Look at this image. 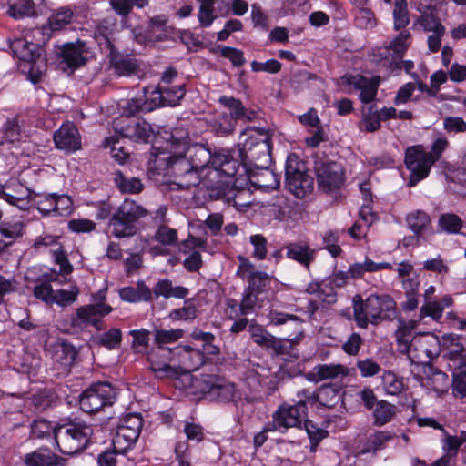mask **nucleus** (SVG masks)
Returning a JSON list of instances; mask_svg holds the SVG:
<instances>
[{
	"instance_id": "nucleus-1",
	"label": "nucleus",
	"mask_w": 466,
	"mask_h": 466,
	"mask_svg": "<svg viewBox=\"0 0 466 466\" xmlns=\"http://www.w3.org/2000/svg\"><path fill=\"white\" fill-rule=\"evenodd\" d=\"M353 317L360 329H368L370 323L378 326L396 319V302L387 294H370L365 299L357 295L353 298Z\"/></svg>"
},
{
	"instance_id": "nucleus-2",
	"label": "nucleus",
	"mask_w": 466,
	"mask_h": 466,
	"mask_svg": "<svg viewBox=\"0 0 466 466\" xmlns=\"http://www.w3.org/2000/svg\"><path fill=\"white\" fill-rule=\"evenodd\" d=\"M178 141L186 142L185 155L188 158L191 166L200 173L205 167H210L215 171L220 172L227 177H234L239 169L240 162L238 157L228 149H219L212 153L210 149L203 145H187V137Z\"/></svg>"
},
{
	"instance_id": "nucleus-3",
	"label": "nucleus",
	"mask_w": 466,
	"mask_h": 466,
	"mask_svg": "<svg viewBox=\"0 0 466 466\" xmlns=\"http://www.w3.org/2000/svg\"><path fill=\"white\" fill-rule=\"evenodd\" d=\"M241 147L232 151L250 168L266 167L271 163V137L262 128H248L240 135Z\"/></svg>"
},
{
	"instance_id": "nucleus-4",
	"label": "nucleus",
	"mask_w": 466,
	"mask_h": 466,
	"mask_svg": "<svg viewBox=\"0 0 466 466\" xmlns=\"http://www.w3.org/2000/svg\"><path fill=\"white\" fill-rule=\"evenodd\" d=\"M167 148L170 154L168 157H162L160 155L157 157L155 162L158 167L160 168L163 162L165 164L163 170L167 174L174 176L177 179V184L179 187H190L198 185L200 175L195 171L184 153L186 142L178 141V138H175L172 136Z\"/></svg>"
},
{
	"instance_id": "nucleus-5",
	"label": "nucleus",
	"mask_w": 466,
	"mask_h": 466,
	"mask_svg": "<svg viewBox=\"0 0 466 466\" xmlns=\"http://www.w3.org/2000/svg\"><path fill=\"white\" fill-rule=\"evenodd\" d=\"M93 434L91 424L71 420L56 425L54 430L56 443L59 451L66 455H74L86 449Z\"/></svg>"
},
{
	"instance_id": "nucleus-6",
	"label": "nucleus",
	"mask_w": 466,
	"mask_h": 466,
	"mask_svg": "<svg viewBox=\"0 0 466 466\" xmlns=\"http://www.w3.org/2000/svg\"><path fill=\"white\" fill-rule=\"evenodd\" d=\"M182 329L154 330V343L157 346L147 354V361L150 369L157 377H170L176 374L175 369L168 360L172 358L174 349L165 347L166 344L175 343L184 336Z\"/></svg>"
},
{
	"instance_id": "nucleus-7",
	"label": "nucleus",
	"mask_w": 466,
	"mask_h": 466,
	"mask_svg": "<svg viewBox=\"0 0 466 466\" xmlns=\"http://www.w3.org/2000/svg\"><path fill=\"white\" fill-rule=\"evenodd\" d=\"M149 211L131 198H125L108 220L111 234L116 238H131L137 231V222L147 217Z\"/></svg>"
},
{
	"instance_id": "nucleus-8",
	"label": "nucleus",
	"mask_w": 466,
	"mask_h": 466,
	"mask_svg": "<svg viewBox=\"0 0 466 466\" xmlns=\"http://www.w3.org/2000/svg\"><path fill=\"white\" fill-rule=\"evenodd\" d=\"M286 182L289 190L302 198L313 189V178L306 172V166L296 154H290L286 161Z\"/></svg>"
},
{
	"instance_id": "nucleus-9",
	"label": "nucleus",
	"mask_w": 466,
	"mask_h": 466,
	"mask_svg": "<svg viewBox=\"0 0 466 466\" xmlns=\"http://www.w3.org/2000/svg\"><path fill=\"white\" fill-rule=\"evenodd\" d=\"M404 164L410 171L407 185L412 187L429 176L431 167L434 165V159L430 157L424 146L415 145L406 148Z\"/></svg>"
},
{
	"instance_id": "nucleus-10",
	"label": "nucleus",
	"mask_w": 466,
	"mask_h": 466,
	"mask_svg": "<svg viewBox=\"0 0 466 466\" xmlns=\"http://www.w3.org/2000/svg\"><path fill=\"white\" fill-rule=\"evenodd\" d=\"M116 401V391L108 382L91 385L80 396V409L86 413H95L112 406Z\"/></svg>"
},
{
	"instance_id": "nucleus-11",
	"label": "nucleus",
	"mask_w": 466,
	"mask_h": 466,
	"mask_svg": "<svg viewBox=\"0 0 466 466\" xmlns=\"http://www.w3.org/2000/svg\"><path fill=\"white\" fill-rule=\"evenodd\" d=\"M412 363L430 364L441 353V342L437 336L426 333L412 337L410 344L404 351Z\"/></svg>"
},
{
	"instance_id": "nucleus-12",
	"label": "nucleus",
	"mask_w": 466,
	"mask_h": 466,
	"mask_svg": "<svg viewBox=\"0 0 466 466\" xmlns=\"http://www.w3.org/2000/svg\"><path fill=\"white\" fill-rule=\"evenodd\" d=\"M143 427V419L141 415L131 413L123 418L118 424L113 445L119 451H124L130 448L138 439Z\"/></svg>"
},
{
	"instance_id": "nucleus-13",
	"label": "nucleus",
	"mask_w": 466,
	"mask_h": 466,
	"mask_svg": "<svg viewBox=\"0 0 466 466\" xmlns=\"http://www.w3.org/2000/svg\"><path fill=\"white\" fill-rule=\"evenodd\" d=\"M315 171L319 187L326 192L339 188L344 181L342 166L329 158L318 159Z\"/></svg>"
},
{
	"instance_id": "nucleus-14",
	"label": "nucleus",
	"mask_w": 466,
	"mask_h": 466,
	"mask_svg": "<svg viewBox=\"0 0 466 466\" xmlns=\"http://www.w3.org/2000/svg\"><path fill=\"white\" fill-rule=\"evenodd\" d=\"M77 19L76 6L65 5L53 9L46 24L42 27L43 34L50 38L52 35L69 28Z\"/></svg>"
},
{
	"instance_id": "nucleus-15",
	"label": "nucleus",
	"mask_w": 466,
	"mask_h": 466,
	"mask_svg": "<svg viewBox=\"0 0 466 466\" xmlns=\"http://www.w3.org/2000/svg\"><path fill=\"white\" fill-rule=\"evenodd\" d=\"M206 356L197 349L189 346H177L174 348V353L168 364L177 366L181 372H191L198 370L205 362Z\"/></svg>"
},
{
	"instance_id": "nucleus-16",
	"label": "nucleus",
	"mask_w": 466,
	"mask_h": 466,
	"mask_svg": "<svg viewBox=\"0 0 466 466\" xmlns=\"http://www.w3.org/2000/svg\"><path fill=\"white\" fill-rule=\"evenodd\" d=\"M114 128L121 136L136 142H147L153 129L146 121L119 117L114 121Z\"/></svg>"
},
{
	"instance_id": "nucleus-17",
	"label": "nucleus",
	"mask_w": 466,
	"mask_h": 466,
	"mask_svg": "<svg viewBox=\"0 0 466 466\" xmlns=\"http://www.w3.org/2000/svg\"><path fill=\"white\" fill-rule=\"evenodd\" d=\"M111 311V306L103 303L80 307L71 318V326L84 329L89 325H93L99 329L101 321L96 317L108 315Z\"/></svg>"
},
{
	"instance_id": "nucleus-18",
	"label": "nucleus",
	"mask_w": 466,
	"mask_h": 466,
	"mask_svg": "<svg viewBox=\"0 0 466 466\" xmlns=\"http://www.w3.org/2000/svg\"><path fill=\"white\" fill-rule=\"evenodd\" d=\"M237 273L243 280L248 282L246 289H249L260 296L266 291L270 283L268 275L265 272L255 270L253 264L248 259H244L241 262Z\"/></svg>"
},
{
	"instance_id": "nucleus-19",
	"label": "nucleus",
	"mask_w": 466,
	"mask_h": 466,
	"mask_svg": "<svg viewBox=\"0 0 466 466\" xmlns=\"http://www.w3.org/2000/svg\"><path fill=\"white\" fill-rule=\"evenodd\" d=\"M345 83L360 90V100L364 104L372 102L377 96L380 86V76L366 77L362 75H349L343 77Z\"/></svg>"
},
{
	"instance_id": "nucleus-20",
	"label": "nucleus",
	"mask_w": 466,
	"mask_h": 466,
	"mask_svg": "<svg viewBox=\"0 0 466 466\" xmlns=\"http://www.w3.org/2000/svg\"><path fill=\"white\" fill-rule=\"evenodd\" d=\"M56 148L71 153L81 147L79 131L73 122L63 124L53 135Z\"/></svg>"
},
{
	"instance_id": "nucleus-21",
	"label": "nucleus",
	"mask_w": 466,
	"mask_h": 466,
	"mask_svg": "<svg viewBox=\"0 0 466 466\" xmlns=\"http://www.w3.org/2000/svg\"><path fill=\"white\" fill-rule=\"evenodd\" d=\"M279 420L284 424L288 431L289 428H302V424L308 420V406L296 405L294 403H282L275 410Z\"/></svg>"
},
{
	"instance_id": "nucleus-22",
	"label": "nucleus",
	"mask_w": 466,
	"mask_h": 466,
	"mask_svg": "<svg viewBox=\"0 0 466 466\" xmlns=\"http://www.w3.org/2000/svg\"><path fill=\"white\" fill-rule=\"evenodd\" d=\"M10 49L14 56L21 61L32 64L33 66L37 63L45 65L42 48L35 43L18 38L10 43Z\"/></svg>"
},
{
	"instance_id": "nucleus-23",
	"label": "nucleus",
	"mask_w": 466,
	"mask_h": 466,
	"mask_svg": "<svg viewBox=\"0 0 466 466\" xmlns=\"http://www.w3.org/2000/svg\"><path fill=\"white\" fill-rule=\"evenodd\" d=\"M57 56L61 58L60 63H64L70 68H76L86 62L88 50L85 42L77 41L65 44L57 52Z\"/></svg>"
},
{
	"instance_id": "nucleus-24",
	"label": "nucleus",
	"mask_w": 466,
	"mask_h": 466,
	"mask_svg": "<svg viewBox=\"0 0 466 466\" xmlns=\"http://www.w3.org/2000/svg\"><path fill=\"white\" fill-rule=\"evenodd\" d=\"M50 352L52 360L61 367L63 371H69L78 354L75 346L63 339H58L50 345Z\"/></svg>"
},
{
	"instance_id": "nucleus-25",
	"label": "nucleus",
	"mask_w": 466,
	"mask_h": 466,
	"mask_svg": "<svg viewBox=\"0 0 466 466\" xmlns=\"http://www.w3.org/2000/svg\"><path fill=\"white\" fill-rule=\"evenodd\" d=\"M248 332L250 334V338L258 346L265 350H271L276 354H283L285 352V346L282 341L275 338L261 325L257 324L255 321H250L248 325Z\"/></svg>"
},
{
	"instance_id": "nucleus-26",
	"label": "nucleus",
	"mask_w": 466,
	"mask_h": 466,
	"mask_svg": "<svg viewBox=\"0 0 466 466\" xmlns=\"http://www.w3.org/2000/svg\"><path fill=\"white\" fill-rule=\"evenodd\" d=\"M395 434L389 431H374L364 441H360L357 446L359 455L368 453L377 454L378 451L386 449L389 441H392Z\"/></svg>"
},
{
	"instance_id": "nucleus-27",
	"label": "nucleus",
	"mask_w": 466,
	"mask_h": 466,
	"mask_svg": "<svg viewBox=\"0 0 466 466\" xmlns=\"http://www.w3.org/2000/svg\"><path fill=\"white\" fill-rule=\"evenodd\" d=\"M284 249L288 258L298 262L307 270H309L311 264L316 259V250L304 241L287 243Z\"/></svg>"
},
{
	"instance_id": "nucleus-28",
	"label": "nucleus",
	"mask_w": 466,
	"mask_h": 466,
	"mask_svg": "<svg viewBox=\"0 0 466 466\" xmlns=\"http://www.w3.org/2000/svg\"><path fill=\"white\" fill-rule=\"evenodd\" d=\"M186 94L185 85L179 84L175 86H159L152 91L150 100L156 102L157 106H175Z\"/></svg>"
},
{
	"instance_id": "nucleus-29",
	"label": "nucleus",
	"mask_w": 466,
	"mask_h": 466,
	"mask_svg": "<svg viewBox=\"0 0 466 466\" xmlns=\"http://www.w3.org/2000/svg\"><path fill=\"white\" fill-rule=\"evenodd\" d=\"M452 304L453 299L450 295H445L440 299L424 301L420 308L419 321L429 317L435 322H441L445 308H450Z\"/></svg>"
},
{
	"instance_id": "nucleus-30",
	"label": "nucleus",
	"mask_w": 466,
	"mask_h": 466,
	"mask_svg": "<svg viewBox=\"0 0 466 466\" xmlns=\"http://www.w3.org/2000/svg\"><path fill=\"white\" fill-rule=\"evenodd\" d=\"M116 27V18L113 15H106L96 23L94 32L95 38L100 46L104 45L110 51L114 48L113 35Z\"/></svg>"
},
{
	"instance_id": "nucleus-31",
	"label": "nucleus",
	"mask_w": 466,
	"mask_h": 466,
	"mask_svg": "<svg viewBox=\"0 0 466 466\" xmlns=\"http://www.w3.org/2000/svg\"><path fill=\"white\" fill-rule=\"evenodd\" d=\"M110 55L111 66L117 76H129L137 72L139 64L134 56L130 55L116 54L115 48L110 51Z\"/></svg>"
},
{
	"instance_id": "nucleus-32",
	"label": "nucleus",
	"mask_w": 466,
	"mask_h": 466,
	"mask_svg": "<svg viewBox=\"0 0 466 466\" xmlns=\"http://www.w3.org/2000/svg\"><path fill=\"white\" fill-rule=\"evenodd\" d=\"M66 461V459L46 450L27 454L25 459L27 466H64Z\"/></svg>"
},
{
	"instance_id": "nucleus-33",
	"label": "nucleus",
	"mask_w": 466,
	"mask_h": 466,
	"mask_svg": "<svg viewBox=\"0 0 466 466\" xmlns=\"http://www.w3.org/2000/svg\"><path fill=\"white\" fill-rule=\"evenodd\" d=\"M114 182L117 189L123 194H139L144 189L141 179L127 176L120 170L115 172Z\"/></svg>"
},
{
	"instance_id": "nucleus-34",
	"label": "nucleus",
	"mask_w": 466,
	"mask_h": 466,
	"mask_svg": "<svg viewBox=\"0 0 466 466\" xmlns=\"http://www.w3.org/2000/svg\"><path fill=\"white\" fill-rule=\"evenodd\" d=\"M406 222L409 228L418 237L421 236L431 228L430 216L422 210H415L406 216Z\"/></svg>"
},
{
	"instance_id": "nucleus-35",
	"label": "nucleus",
	"mask_w": 466,
	"mask_h": 466,
	"mask_svg": "<svg viewBox=\"0 0 466 466\" xmlns=\"http://www.w3.org/2000/svg\"><path fill=\"white\" fill-rule=\"evenodd\" d=\"M7 14L15 19L35 16L36 6L33 0H7Z\"/></svg>"
},
{
	"instance_id": "nucleus-36",
	"label": "nucleus",
	"mask_w": 466,
	"mask_h": 466,
	"mask_svg": "<svg viewBox=\"0 0 466 466\" xmlns=\"http://www.w3.org/2000/svg\"><path fill=\"white\" fill-rule=\"evenodd\" d=\"M237 394L238 391L235 384L218 376L209 400L228 402L234 400Z\"/></svg>"
},
{
	"instance_id": "nucleus-37",
	"label": "nucleus",
	"mask_w": 466,
	"mask_h": 466,
	"mask_svg": "<svg viewBox=\"0 0 466 466\" xmlns=\"http://www.w3.org/2000/svg\"><path fill=\"white\" fill-rule=\"evenodd\" d=\"M152 293L155 294L156 298L162 296L166 299L172 297L184 299L188 295L189 290L182 286L174 287L169 279H161L153 288Z\"/></svg>"
},
{
	"instance_id": "nucleus-38",
	"label": "nucleus",
	"mask_w": 466,
	"mask_h": 466,
	"mask_svg": "<svg viewBox=\"0 0 466 466\" xmlns=\"http://www.w3.org/2000/svg\"><path fill=\"white\" fill-rule=\"evenodd\" d=\"M256 169L260 170L253 174V184L260 188L264 189H276L280 185V176L276 174L273 170L266 167H257Z\"/></svg>"
},
{
	"instance_id": "nucleus-39",
	"label": "nucleus",
	"mask_w": 466,
	"mask_h": 466,
	"mask_svg": "<svg viewBox=\"0 0 466 466\" xmlns=\"http://www.w3.org/2000/svg\"><path fill=\"white\" fill-rule=\"evenodd\" d=\"M313 372L319 380L345 378L350 375V370L342 364H319L315 366Z\"/></svg>"
},
{
	"instance_id": "nucleus-40",
	"label": "nucleus",
	"mask_w": 466,
	"mask_h": 466,
	"mask_svg": "<svg viewBox=\"0 0 466 466\" xmlns=\"http://www.w3.org/2000/svg\"><path fill=\"white\" fill-rule=\"evenodd\" d=\"M120 298L127 302H137L150 300L152 290L143 282H138L137 287H125L119 291Z\"/></svg>"
},
{
	"instance_id": "nucleus-41",
	"label": "nucleus",
	"mask_w": 466,
	"mask_h": 466,
	"mask_svg": "<svg viewBox=\"0 0 466 466\" xmlns=\"http://www.w3.org/2000/svg\"><path fill=\"white\" fill-rule=\"evenodd\" d=\"M58 402V397L52 389H44L35 393L31 398V404L37 411H44Z\"/></svg>"
},
{
	"instance_id": "nucleus-42",
	"label": "nucleus",
	"mask_w": 466,
	"mask_h": 466,
	"mask_svg": "<svg viewBox=\"0 0 466 466\" xmlns=\"http://www.w3.org/2000/svg\"><path fill=\"white\" fill-rule=\"evenodd\" d=\"M396 414V407L386 401L379 400L373 410L374 425L380 427L390 422Z\"/></svg>"
},
{
	"instance_id": "nucleus-43",
	"label": "nucleus",
	"mask_w": 466,
	"mask_h": 466,
	"mask_svg": "<svg viewBox=\"0 0 466 466\" xmlns=\"http://www.w3.org/2000/svg\"><path fill=\"white\" fill-rule=\"evenodd\" d=\"M418 320L400 321V325L395 332L396 341L401 352H404L410 344L412 332L418 326Z\"/></svg>"
},
{
	"instance_id": "nucleus-44",
	"label": "nucleus",
	"mask_w": 466,
	"mask_h": 466,
	"mask_svg": "<svg viewBox=\"0 0 466 466\" xmlns=\"http://www.w3.org/2000/svg\"><path fill=\"white\" fill-rule=\"evenodd\" d=\"M148 97L145 99L143 97L139 98H132L126 102V105L123 106V116L122 117H129L137 113H147L152 111L156 107V102L154 103L152 100L148 101Z\"/></svg>"
},
{
	"instance_id": "nucleus-45",
	"label": "nucleus",
	"mask_w": 466,
	"mask_h": 466,
	"mask_svg": "<svg viewBox=\"0 0 466 466\" xmlns=\"http://www.w3.org/2000/svg\"><path fill=\"white\" fill-rule=\"evenodd\" d=\"M236 123L233 116L222 113L214 116L209 121V126L218 136L225 137L233 133Z\"/></svg>"
},
{
	"instance_id": "nucleus-46",
	"label": "nucleus",
	"mask_w": 466,
	"mask_h": 466,
	"mask_svg": "<svg viewBox=\"0 0 466 466\" xmlns=\"http://www.w3.org/2000/svg\"><path fill=\"white\" fill-rule=\"evenodd\" d=\"M2 132L4 139L9 143L20 142L24 137H26L17 116L7 119L3 125Z\"/></svg>"
},
{
	"instance_id": "nucleus-47",
	"label": "nucleus",
	"mask_w": 466,
	"mask_h": 466,
	"mask_svg": "<svg viewBox=\"0 0 466 466\" xmlns=\"http://www.w3.org/2000/svg\"><path fill=\"white\" fill-rule=\"evenodd\" d=\"M261 307L262 299H260V295L245 289L239 303L240 315H250L255 313Z\"/></svg>"
},
{
	"instance_id": "nucleus-48",
	"label": "nucleus",
	"mask_w": 466,
	"mask_h": 466,
	"mask_svg": "<svg viewBox=\"0 0 466 466\" xmlns=\"http://www.w3.org/2000/svg\"><path fill=\"white\" fill-rule=\"evenodd\" d=\"M340 400V392L333 385H323L316 394V401L327 408H334Z\"/></svg>"
},
{
	"instance_id": "nucleus-49",
	"label": "nucleus",
	"mask_w": 466,
	"mask_h": 466,
	"mask_svg": "<svg viewBox=\"0 0 466 466\" xmlns=\"http://www.w3.org/2000/svg\"><path fill=\"white\" fill-rule=\"evenodd\" d=\"M463 228L462 219L454 213L441 214L438 219V228L447 234H457Z\"/></svg>"
},
{
	"instance_id": "nucleus-50",
	"label": "nucleus",
	"mask_w": 466,
	"mask_h": 466,
	"mask_svg": "<svg viewBox=\"0 0 466 466\" xmlns=\"http://www.w3.org/2000/svg\"><path fill=\"white\" fill-rule=\"evenodd\" d=\"M361 219L365 222L356 221L352 227L348 229L349 235L354 239H361L366 236L367 228L373 221L372 214H370L368 207H362L360 211Z\"/></svg>"
},
{
	"instance_id": "nucleus-51",
	"label": "nucleus",
	"mask_w": 466,
	"mask_h": 466,
	"mask_svg": "<svg viewBox=\"0 0 466 466\" xmlns=\"http://www.w3.org/2000/svg\"><path fill=\"white\" fill-rule=\"evenodd\" d=\"M393 27L396 31L404 29L410 24V14L406 0H394Z\"/></svg>"
},
{
	"instance_id": "nucleus-52",
	"label": "nucleus",
	"mask_w": 466,
	"mask_h": 466,
	"mask_svg": "<svg viewBox=\"0 0 466 466\" xmlns=\"http://www.w3.org/2000/svg\"><path fill=\"white\" fill-rule=\"evenodd\" d=\"M448 361L449 369L466 364V349L459 342L458 339H453L451 349L444 355Z\"/></svg>"
},
{
	"instance_id": "nucleus-53",
	"label": "nucleus",
	"mask_w": 466,
	"mask_h": 466,
	"mask_svg": "<svg viewBox=\"0 0 466 466\" xmlns=\"http://www.w3.org/2000/svg\"><path fill=\"white\" fill-rule=\"evenodd\" d=\"M153 239L163 246L175 247L178 243L177 229L169 228L167 224L159 225L153 235Z\"/></svg>"
},
{
	"instance_id": "nucleus-54",
	"label": "nucleus",
	"mask_w": 466,
	"mask_h": 466,
	"mask_svg": "<svg viewBox=\"0 0 466 466\" xmlns=\"http://www.w3.org/2000/svg\"><path fill=\"white\" fill-rule=\"evenodd\" d=\"M218 378V376L214 374H201L193 379L192 387L202 395L210 399Z\"/></svg>"
},
{
	"instance_id": "nucleus-55",
	"label": "nucleus",
	"mask_w": 466,
	"mask_h": 466,
	"mask_svg": "<svg viewBox=\"0 0 466 466\" xmlns=\"http://www.w3.org/2000/svg\"><path fill=\"white\" fill-rule=\"evenodd\" d=\"M24 225L21 222L6 223L0 228V234L9 239L7 242L0 241V250L9 247L23 235Z\"/></svg>"
},
{
	"instance_id": "nucleus-56",
	"label": "nucleus",
	"mask_w": 466,
	"mask_h": 466,
	"mask_svg": "<svg viewBox=\"0 0 466 466\" xmlns=\"http://www.w3.org/2000/svg\"><path fill=\"white\" fill-rule=\"evenodd\" d=\"M411 44V34L407 31H401L396 35L388 46V49L392 51L397 57H402Z\"/></svg>"
},
{
	"instance_id": "nucleus-57",
	"label": "nucleus",
	"mask_w": 466,
	"mask_h": 466,
	"mask_svg": "<svg viewBox=\"0 0 466 466\" xmlns=\"http://www.w3.org/2000/svg\"><path fill=\"white\" fill-rule=\"evenodd\" d=\"M304 429L310 441V452H315L319 442L328 437V431L318 427L312 420L305 421Z\"/></svg>"
},
{
	"instance_id": "nucleus-58",
	"label": "nucleus",
	"mask_w": 466,
	"mask_h": 466,
	"mask_svg": "<svg viewBox=\"0 0 466 466\" xmlns=\"http://www.w3.org/2000/svg\"><path fill=\"white\" fill-rule=\"evenodd\" d=\"M452 370V390L455 396L463 398L466 396V363L450 369Z\"/></svg>"
},
{
	"instance_id": "nucleus-59",
	"label": "nucleus",
	"mask_w": 466,
	"mask_h": 466,
	"mask_svg": "<svg viewBox=\"0 0 466 466\" xmlns=\"http://www.w3.org/2000/svg\"><path fill=\"white\" fill-rule=\"evenodd\" d=\"M404 289L407 299L402 304V309L407 311H412L419 305V299L416 296L419 289V282L416 279H410L404 282Z\"/></svg>"
},
{
	"instance_id": "nucleus-60",
	"label": "nucleus",
	"mask_w": 466,
	"mask_h": 466,
	"mask_svg": "<svg viewBox=\"0 0 466 466\" xmlns=\"http://www.w3.org/2000/svg\"><path fill=\"white\" fill-rule=\"evenodd\" d=\"M129 335L133 338L132 349L142 353L147 351L150 340V331L145 329H133L129 331Z\"/></svg>"
},
{
	"instance_id": "nucleus-61",
	"label": "nucleus",
	"mask_w": 466,
	"mask_h": 466,
	"mask_svg": "<svg viewBox=\"0 0 466 466\" xmlns=\"http://www.w3.org/2000/svg\"><path fill=\"white\" fill-rule=\"evenodd\" d=\"M415 25H420L426 32L439 31L441 34H445V27L441 23L440 19L433 14H422L420 15Z\"/></svg>"
},
{
	"instance_id": "nucleus-62",
	"label": "nucleus",
	"mask_w": 466,
	"mask_h": 466,
	"mask_svg": "<svg viewBox=\"0 0 466 466\" xmlns=\"http://www.w3.org/2000/svg\"><path fill=\"white\" fill-rule=\"evenodd\" d=\"M121 341L122 332L117 328L109 329L98 338V344L110 350L119 348Z\"/></svg>"
},
{
	"instance_id": "nucleus-63",
	"label": "nucleus",
	"mask_w": 466,
	"mask_h": 466,
	"mask_svg": "<svg viewBox=\"0 0 466 466\" xmlns=\"http://www.w3.org/2000/svg\"><path fill=\"white\" fill-rule=\"evenodd\" d=\"M380 122L375 106H370L360 123V128L366 132H375L380 128Z\"/></svg>"
},
{
	"instance_id": "nucleus-64",
	"label": "nucleus",
	"mask_w": 466,
	"mask_h": 466,
	"mask_svg": "<svg viewBox=\"0 0 466 466\" xmlns=\"http://www.w3.org/2000/svg\"><path fill=\"white\" fill-rule=\"evenodd\" d=\"M46 277V281L41 282L40 284H37L33 290L34 296L47 303V304H53V298H54V290L50 285V282L55 280L52 277Z\"/></svg>"
}]
</instances>
